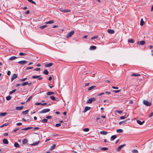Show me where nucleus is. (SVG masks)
I'll return each instance as SVG.
<instances>
[{"label":"nucleus","instance_id":"nucleus-1","mask_svg":"<svg viewBox=\"0 0 153 153\" xmlns=\"http://www.w3.org/2000/svg\"><path fill=\"white\" fill-rule=\"evenodd\" d=\"M50 111V109L48 108L39 111V114L45 113L48 112Z\"/></svg>","mask_w":153,"mask_h":153},{"label":"nucleus","instance_id":"nucleus-2","mask_svg":"<svg viewBox=\"0 0 153 153\" xmlns=\"http://www.w3.org/2000/svg\"><path fill=\"white\" fill-rule=\"evenodd\" d=\"M74 33V31L73 30L70 32L66 36V38H68L71 37Z\"/></svg>","mask_w":153,"mask_h":153},{"label":"nucleus","instance_id":"nucleus-3","mask_svg":"<svg viewBox=\"0 0 153 153\" xmlns=\"http://www.w3.org/2000/svg\"><path fill=\"white\" fill-rule=\"evenodd\" d=\"M96 98L94 97H93L89 99L87 102V103H91L92 102L96 100Z\"/></svg>","mask_w":153,"mask_h":153},{"label":"nucleus","instance_id":"nucleus-4","mask_svg":"<svg viewBox=\"0 0 153 153\" xmlns=\"http://www.w3.org/2000/svg\"><path fill=\"white\" fill-rule=\"evenodd\" d=\"M143 103L146 106H149L151 105V103L148 101L145 100H143Z\"/></svg>","mask_w":153,"mask_h":153},{"label":"nucleus","instance_id":"nucleus-5","mask_svg":"<svg viewBox=\"0 0 153 153\" xmlns=\"http://www.w3.org/2000/svg\"><path fill=\"white\" fill-rule=\"evenodd\" d=\"M17 75L16 74H13L11 78V81L12 82L17 77Z\"/></svg>","mask_w":153,"mask_h":153},{"label":"nucleus","instance_id":"nucleus-6","mask_svg":"<svg viewBox=\"0 0 153 153\" xmlns=\"http://www.w3.org/2000/svg\"><path fill=\"white\" fill-rule=\"evenodd\" d=\"M59 10L62 12H64V13H67L68 12H69L70 11V10H68V9H62V8H60L59 9Z\"/></svg>","mask_w":153,"mask_h":153},{"label":"nucleus","instance_id":"nucleus-7","mask_svg":"<svg viewBox=\"0 0 153 153\" xmlns=\"http://www.w3.org/2000/svg\"><path fill=\"white\" fill-rule=\"evenodd\" d=\"M27 62L25 60H22L19 61L18 63L21 65H24L26 64Z\"/></svg>","mask_w":153,"mask_h":153},{"label":"nucleus","instance_id":"nucleus-8","mask_svg":"<svg viewBox=\"0 0 153 153\" xmlns=\"http://www.w3.org/2000/svg\"><path fill=\"white\" fill-rule=\"evenodd\" d=\"M126 144H124L123 145H121L119 146L118 147L117 149V151L118 152H119L120 151L121 149L123 148V147H124L126 146Z\"/></svg>","mask_w":153,"mask_h":153},{"label":"nucleus","instance_id":"nucleus-9","mask_svg":"<svg viewBox=\"0 0 153 153\" xmlns=\"http://www.w3.org/2000/svg\"><path fill=\"white\" fill-rule=\"evenodd\" d=\"M145 42L144 41H139L137 42V44L139 45H143L145 44Z\"/></svg>","mask_w":153,"mask_h":153},{"label":"nucleus","instance_id":"nucleus-10","mask_svg":"<svg viewBox=\"0 0 153 153\" xmlns=\"http://www.w3.org/2000/svg\"><path fill=\"white\" fill-rule=\"evenodd\" d=\"M32 78L33 79H36V78H39L38 80H41L43 79L42 77H40V76L39 75L33 76H32Z\"/></svg>","mask_w":153,"mask_h":153},{"label":"nucleus","instance_id":"nucleus-11","mask_svg":"<svg viewBox=\"0 0 153 153\" xmlns=\"http://www.w3.org/2000/svg\"><path fill=\"white\" fill-rule=\"evenodd\" d=\"M130 76H140V74H139L131 73V74H130Z\"/></svg>","mask_w":153,"mask_h":153},{"label":"nucleus","instance_id":"nucleus-12","mask_svg":"<svg viewBox=\"0 0 153 153\" xmlns=\"http://www.w3.org/2000/svg\"><path fill=\"white\" fill-rule=\"evenodd\" d=\"M136 121L137 123L140 125H142L143 124V123H145L144 121H143L142 122H141L139 120H136Z\"/></svg>","mask_w":153,"mask_h":153},{"label":"nucleus","instance_id":"nucleus-13","mask_svg":"<svg viewBox=\"0 0 153 153\" xmlns=\"http://www.w3.org/2000/svg\"><path fill=\"white\" fill-rule=\"evenodd\" d=\"M3 142L5 144H8L9 143L7 139L5 138H4L3 139Z\"/></svg>","mask_w":153,"mask_h":153},{"label":"nucleus","instance_id":"nucleus-14","mask_svg":"<svg viewBox=\"0 0 153 153\" xmlns=\"http://www.w3.org/2000/svg\"><path fill=\"white\" fill-rule=\"evenodd\" d=\"M53 64L52 63H48L45 65V66L46 67H49L53 65Z\"/></svg>","mask_w":153,"mask_h":153},{"label":"nucleus","instance_id":"nucleus-15","mask_svg":"<svg viewBox=\"0 0 153 153\" xmlns=\"http://www.w3.org/2000/svg\"><path fill=\"white\" fill-rule=\"evenodd\" d=\"M91 108L88 106H86L85 108L84 111H83L84 112H86L87 111L89 110Z\"/></svg>","mask_w":153,"mask_h":153},{"label":"nucleus","instance_id":"nucleus-16","mask_svg":"<svg viewBox=\"0 0 153 153\" xmlns=\"http://www.w3.org/2000/svg\"><path fill=\"white\" fill-rule=\"evenodd\" d=\"M23 106H17L16 107V109L17 110H21L23 108Z\"/></svg>","mask_w":153,"mask_h":153},{"label":"nucleus","instance_id":"nucleus-17","mask_svg":"<svg viewBox=\"0 0 153 153\" xmlns=\"http://www.w3.org/2000/svg\"><path fill=\"white\" fill-rule=\"evenodd\" d=\"M17 58H18V57H17L15 56H12L10 57V58L8 60H13L16 59Z\"/></svg>","mask_w":153,"mask_h":153},{"label":"nucleus","instance_id":"nucleus-18","mask_svg":"<svg viewBox=\"0 0 153 153\" xmlns=\"http://www.w3.org/2000/svg\"><path fill=\"white\" fill-rule=\"evenodd\" d=\"M108 32L109 33L111 34H113L114 33V31L113 30L108 29Z\"/></svg>","mask_w":153,"mask_h":153},{"label":"nucleus","instance_id":"nucleus-19","mask_svg":"<svg viewBox=\"0 0 153 153\" xmlns=\"http://www.w3.org/2000/svg\"><path fill=\"white\" fill-rule=\"evenodd\" d=\"M117 137V136L116 135H114L112 136L111 138V140L113 141Z\"/></svg>","mask_w":153,"mask_h":153},{"label":"nucleus","instance_id":"nucleus-20","mask_svg":"<svg viewBox=\"0 0 153 153\" xmlns=\"http://www.w3.org/2000/svg\"><path fill=\"white\" fill-rule=\"evenodd\" d=\"M96 87V86L95 85L92 86L88 88V91H90Z\"/></svg>","mask_w":153,"mask_h":153},{"label":"nucleus","instance_id":"nucleus-21","mask_svg":"<svg viewBox=\"0 0 153 153\" xmlns=\"http://www.w3.org/2000/svg\"><path fill=\"white\" fill-rule=\"evenodd\" d=\"M7 114L6 112H1L0 113V116L3 117Z\"/></svg>","mask_w":153,"mask_h":153},{"label":"nucleus","instance_id":"nucleus-22","mask_svg":"<svg viewBox=\"0 0 153 153\" xmlns=\"http://www.w3.org/2000/svg\"><path fill=\"white\" fill-rule=\"evenodd\" d=\"M127 121V120L123 121L121 122H120L119 123V124L120 125H124L125 124H126V122Z\"/></svg>","mask_w":153,"mask_h":153},{"label":"nucleus","instance_id":"nucleus-23","mask_svg":"<svg viewBox=\"0 0 153 153\" xmlns=\"http://www.w3.org/2000/svg\"><path fill=\"white\" fill-rule=\"evenodd\" d=\"M54 23V21L53 20H51L48 22H45L46 24H51Z\"/></svg>","mask_w":153,"mask_h":153},{"label":"nucleus","instance_id":"nucleus-24","mask_svg":"<svg viewBox=\"0 0 153 153\" xmlns=\"http://www.w3.org/2000/svg\"><path fill=\"white\" fill-rule=\"evenodd\" d=\"M14 146L15 147L19 148L20 147L19 144L17 142H16L14 144Z\"/></svg>","mask_w":153,"mask_h":153},{"label":"nucleus","instance_id":"nucleus-25","mask_svg":"<svg viewBox=\"0 0 153 153\" xmlns=\"http://www.w3.org/2000/svg\"><path fill=\"white\" fill-rule=\"evenodd\" d=\"M28 110H27L25 111H23L22 112V114L24 115H25L28 113Z\"/></svg>","mask_w":153,"mask_h":153},{"label":"nucleus","instance_id":"nucleus-26","mask_svg":"<svg viewBox=\"0 0 153 153\" xmlns=\"http://www.w3.org/2000/svg\"><path fill=\"white\" fill-rule=\"evenodd\" d=\"M96 48L95 46L92 45V46H91L90 47V49L91 50H94L96 49Z\"/></svg>","mask_w":153,"mask_h":153},{"label":"nucleus","instance_id":"nucleus-27","mask_svg":"<svg viewBox=\"0 0 153 153\" xmlns=\"http://www.w3.org/2000/svg\"><path fill=\"white\" fill-rule=\"evenodd\" d=\"M144 24V22L143 21V19H141L140 20V24L141 26H143Z\"/></svg>","mask_w":153,"mask_h":153},{"label":"nucleus","instance_id":"nucleus-28","mask_svg":"<svg viewBox=\"0 0 153 153\" xmlns=\"http://www.w3.org/2000/svg\"><path fill=\"white\" fill-rule=\"evenodd\" d=\"M33 128V127H27V128H23L22 129V130H27L28 129H32Z\"/></svg>","mask_w":153,"mask_h":153},{"label":"nucleus","instance_id":"nucleus-29","mask_svg":"<svg viewBox=\"0 0 153 153\" xmlns=\"http://www.w3.org/2000/svg\"><path fill=\"white\" fill-rule=\"evenodd\" d=\"M40 142L39 141H38L35 143H34L33 144H31V145L32 146H35L38 144Z\"/></svg>","mask_w":153,"mask_h":153},{"label":"nucleus","instance_id":"nucleus-30","mask_svg":"<svg viewBox=\"0 0 153 153\" xmlns=\"http://www.w3.org/2000/svg\"><path fill=\"white\" fill-rule=\"evenodd\" d=\"M28 140L27 139H25L22 141V143L24 144L27 143V142Z\"/></svg>","mask_w":153,"mask_h":153},{"label":"nucleus","instance_id":"nucleus-31","mask_svg":"<svg viewBox=\"0 0 153 153\" xmlns=\"http://www.w3.org/2000/svg\"><path fill=\"white\" fill-rule=\"evenodd\" d=\"M100 133V134L103 135H106L107 133V132L104 131H101Z\"/></svg>","mask_w":153,"mask_h":153},{"label":"nucleus","instance_id":"nucleus-32","mask_svg":"<svg viewBox=\"0 0 153 153\" xmlns=\"http://www.w3.org/2000/svg\"><path fill=\"white\" fill-rule=\"evenodd\" d=\"M55 94V93L53 92H48L47 93V94L49 95H50Z\"/></svg>","mask_w":153,"mask_h":153},{"label":"nucleus","instance_id":"nucleus-33","mask_svg":"<svg viewBox=\"0 0 153 153\" xmlns=\"http://www.w3.org/2000/svg\"><path fill=\"white\" fill-rule=\"evenodd\" d=\"M56 145L55 144H54L53 146L51 147L50 150H53L56 147Z\"/></svg>","mask_w":153,"mask_h":153},{"label":"nucleus","instance_id":"nucleus-34","mask_svg":"<svg viewBox=\"0 0 153 153\" xmlns=\"http://www.w3.org/2000/svg\"><path fill=\"white\" fill-rule=\"evenodd\" d=\"M11 98V97L9 95L7 96L6 98V99L7 100H10Z\"/></svg>","mask_w":153,"mask_h":153},{"label":"nucleus","instance_id":"nucleus-35","mask_svg":"<svg viewBox=\"0 0 153 153\" xmlns=\"http://www.w3.org/2000/svg\"><path fill=\"white\" fill-rule=\"evenodd\" d=\"M48 120L46 119H44L41 121V122L43 123H46L48 122Z\"/></svg>","mask_w":153,"mask_h":153},{"label":"nucleus","instance_id":"nucleus-36","mask_svg":"<svg viewBox=\"0 0 153 153\" xmlns=\"http://www.w3.org/2000/svg\"><path fill=\"white\" fill-rule=\"evenodd\" d=\"M128 42L132 43H133L134 42V41L133 39H130L128 40Z\"/></svg>","mask_w":153,"mask_h":153},{"label":"nucleus","instance_id":"nucleus-37","mask_svg":"<svg viewBox=\"0 0 153 153\" xmlns=\"http://www.w3.org/2000/svg\"><path fill=\"white\" fill-rule=\"evenodd\" d=\"M43 73L45 75H47L48 74V72L47 70L45 69L43 72Z\"/></svg>","mask_w":153,"mask_h":153},{"label":"nucleus","instance_id":"nucleus-38","mask_svg":"<svg viewBox=\"0 0 153 153\" xmlns=\"http://www.w3.org/2000/svg\"><path fill=\"white\" fill-rule=\"evenodd\" d=\"M123 130L121 129H118L116 131L118 133H122L123 132Z\"/></svg>","mask_w":153,"mask_h":153},{"label":"nucleus","instance_id":"nucleus-39","mask_svg":"<svg viewBox=\"0 0 153 153\" xmlns=\"http://www.w3.org/2000/svg\"><path fill=\"white\" fill-rule=\"evenodd\" d=\"M16 91V89H14V90H12V91H10L9 93V94L11 95L13 93Z\"/></svg>","mask_w":153,"mask_h":153},{"label":"nucleus","instance_id":"nucleus-40","mask_svg":"<svg viewBox=\"0 0 153 153\" xmlns=\"http://www.w3.org/2000/svg\"><path fill=\"white\" fill-rule=\"evenodd\" d=\"M50 98L53 100H56L55 97L53 96H51L50 97Z\"/></svg>","mask_w":153,"mask_h":153},{"label":"nucleus","instance_id":"nucleus-41","mask_svg":"<svg viewBox=\"0 0 153 153\" xmlns=\"http://www.w3.org/2000/svg\"><path fill=\"white\" fill-rule=\"evenodd\" d=\"M28 84V82H24L22 84V86H25L27 85Z\"/></svg>","mask_w":153,"mask_h":153},{"label":"nucleus","instance_id":"nucleus-42","mask_svg":"<svg viewBox=\"0 0 153 153\" xmlns=\"http://www.w3.org/2000/svg\"><path fill=\"white\" fill-rule=\"evenodd\" d=\"M101 150H107L108 148L107 147H102L100 148Z\"/></svg>","mask_w":153,"mask_h":153},{"label":"nucleus","instance_id":"nucleus-43","mask_svg":"<svg viewBox=\"0 0 153 153\" xmlns=\"http://www.w3.org/2000/svg\"><path fill=\"white\" fill-rule=\"evenodd\" d=\"M28 1L31 2L34 4H36V3L32 0H27Z\"/></svg>","mask_w":153,"mask_h":153},{"label":"nucleus","instance_id":"nucleus-44","mask_svg":"<svg viewBox=\"0 0 153 153\" xmlns=\"http://www.w3.org/2000/svg\"><path fill=\"white\" fill-rule=\"evenodd\" d=\"M8 125V123H5L3 124V125H2L1 126V128H2L4 126H7Z\"/></svg>","mask_w":153,"mask_h":153},{"label":"nucleus","instance_id":"nucleus-45","mask_svg":"<svg viewBox=\"0 0 153 153\" xmlns=\"http://www.w3.org/2000/svg\"><path fill=\"white\" fill-rule=\"evenodd\" d=\"M89 129L88 128H86L83 129V131H84L87 132V131H89Z\"/></svg>","mask_w":153,"mask_h":153},{"label":"nucleus","instance_id":"nucleus-46","mask_svg":"<svg viewBox=\"0 0 153 153\" xmlns=\"http://www.w3.org/2000/svg\"><path fill=\"white\" fill-rule=\"evenodd\" d=\"M132 152L134 153H138V151L137 150L133 149L132 151Z\"/></svg>","mask_w":153,"mask_h":153},{"label":"nucleus","instance_id":"nucleus-47","mask_svg":"<svg viewBox=\"0 0 153 153\" xmlns=\"http://www.w3.org/2000/svg\"><path fill=\"white\" fill-rule=\"evenodd\" d=\"M47 26L46 25H43V26H41L40 27V28L41 29H43L44 28L46 27H47Z\"/></svg>","mask_w":153,"mask_h":153},{"label":"nucleus","instance_id":"nucleus-48","mask_svg":"<svg viewBox=\"0 0 153 153\" xmlns=\"http://www.w3.org/2000/svg\"><path fill=\"white\" fill-rule=\"evenodd\" d=\"M32 96H31L28 98V99L26 101L27 102H29L30 101V100L31 99V98H32Z\"/></svg>","mask_w":153,"mask_h":153},{"label":"nucleus","instance_id":"nucleus-49","mask_svg":"<svg viewBox=\"0 0 153 153\" xmlns=\"http://www.w3.org/2000/svg\"><path fill=\"white\" fill-rule=\"evenodd\" d=\"M116 112H117L119 114H122L123 112V111H119V110H117L115 111Z\"/></svg>","mask_w":153,"mask_h":153},{"label":"nucleus","instance_id":"nucleus-50","mask_svg":"<svg viewBox=\"0 0 153 153\" xmlns=\"http://www.w3.org/2000/svg\"><path fill=\"white\" fill-rule=\"evenodd\" d=\"M61 125V123H59L56 124L55 125V126L56 127H58L60 126Z\"/></svg>","mask_w":153,"mask_h":153},{"label":"nucleus","instance_id":"nucleus-51","mask_svg":"<svg viewBox=\"0 0 153 153\" xmlns=\"http://www.w3.org/2000/svg\"><path fill=\"white\" fill-rule=\"evenodd\" d=\"M26 53H23L22 52H20L19 53V55L20 56H23L25 55H26Z\"/></svg>","mask_w":153,"mask_h":153},{"label":"nucleus","instance_id":"nucleus-52","mask_svg":"<svg viewBox=\"0 0 153 153\" xmlns=\"http://www.w3.org/2000/svg\"><path fill=\"white\" fill-rule=\"evenodd\" d=\"M121 90H114L113 91L115 93H117L120 91Z\"/></svg>","mask_w":153,"mask_h":153},{"label":"nucleus","instance_id":"nucleus-53","mask_svg":"<svg viewBox=\"0 0 153 153\" xmlns=\"http://www.w3.org/2000/svg\"><path fill=\"white\" fill-rule=\"evenodd\" d=\"M27 79V78H25L20 79V80L21 81L24 82V81H25Z\"/></svg>","mask_w":153,"mask_h":153},{"label":"nucleus","instance_id":"nucleus-54","mask_svg":"<svg viewBox=\"0 0 153 153\" xmlns=\"http://www.w3.org/2000/svg\"><path fill=\"white\" fill-rule=\"evenodd\" d=\"M42 103L41 102H36L35 103V105H41Z\"/></svg>","mask_w":153,"mask_h":153},{"label":"nucleus","instance_id":"nucleus-55","mask_svg":"<svg viewBox=\"0 0 153 153\" xmlns=\"http://www.w3.org/2000/svg\"><path fill=\"white\" fill-rule=\"evenodd\" d=\"M40 70V68H36L34 69V70L38 71Z\"/></svg>","mask_w":153,"mask_h":153},{"label":"nucleus","instance_id":"nucleus-56","mask_svg":"<svg viewBox=\"0 0 153 153\" xmlns=\"http://www.w3.org/2000/svg\"><path fill=\"white\" fill-rule=\"evenodd\" d=\"M98 37V36H94L93 37L91 38V39H95V38H97Z\"/></svg>","mask_w":153,"mask_h":153},{"label":"nucleus","instance_id":"nucleus-57","mask_svg":"<svg viewBox=\"0 0 153 153\" xmlns=\"http://www.w3.org/2000/svg\"><path fill=\"white\" fill-rule=\"evenodd\" d=\"M33 68V67H27L26 68V70H29L30 69H32V68Z\"/></svg>","mask_w":153,"mask_h":153},{"label":"nucleus","instance_id":"nucleus-58","mask_svg":"<svg viewBox=\"0 0 153 153\" xmlns=\"http://www.w3.org/2000/svg\"><path fill=\"white\" fill-rule=\"evenodd\" d=\"M22 124L21 123H18L16 124V125L17 126H20Z\"/></svg>","mask_w":153,"mask_h":153},{"label":"nucleus","instance_id":"nucleus-59","mask_svg":"<svg viewBox=\"0 0 153 153\" xmlns=\"http://www.w3.org/2000/svg\"><path fill=\"white\" fill-rule=\"evenodd\" d=\"M125 118H126V117L125 116H122L120 117V118L121 119H122V120L124 119H125Z\"/></svg>","mask_w":153,"mask_h":153},{"label":"nucleus","instance_id":"nucleus-60","mask_svg":"<svg viewBox=\"0 0 153 153\" xmlns=\"http://www.w3.org/2000/svg\"><path fill=\"white\" fill-rule=\"evenodd\" d=\"M7 74L8 75L10 76V74H11L10 71H7Z\"/></svg>","mask_w":153,"mask_h":153},{"label":"nucleus","instance_id":"nucleus-61","mask_svg":"<svg viewBox=\"0 0 153 153\" xmlns=\"http://www.w3.org/2000/svg\"><path fill=\"white\" fill-rule=\"evenodd\" d=\"M153 116V114L151 113L149 115V117H152V116Z\"/></svg>","mask_w":153,"mask_h":153},{"label":"nucleus","instance_id":"nucleus-62","mask_svg":"<svg viewBox=\"0 0 153 153\" xmlns=\"http://www.w3.org/2000/svg\"><path fill=\"white\" fill-rule=\"evenodd\" d=\"M46 118L47 119H50L52 117L51 116H48L46 117Z\"/></svg>","mask_w":153,"mask_h":153},{"label":"nucleus","instance_id":"nucleus-63","mask_svg":"<svg viewBox=\"0 0 153 153\" xmlns=\"http://www.w3.org/2000/svg\"><path fill=\"white\" fill-rule=\"evenodd\" d=\"M112 88L113 89H118V87H114V86H112Z\"/></svg>","mask_w":153,"mask_h":153},{"label":"nucleus","instance_id":"nucleus-64","mask_svg":"<svg viewBox=\"0 0 153 153\" xmlns=\"http://www.w3.org/2000/svg\"><path fill=\"white\" fill-rule=\"evenodd\" d=\"M29 13H30L29 11L28 10L26 12L25 14H28Z\"/></svg>","mask_w":153,"mask_h":153}]
</instances>
